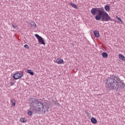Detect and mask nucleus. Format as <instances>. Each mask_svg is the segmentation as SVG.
Wrapping results in <instances>:
<instances>
[{"mask_svg": "<svg viewBox=\"0 0 125 125\" xmlns=\"http://www.w3.org/2000/svg\"><path fill=\"white\" fill-rule=\"evenodd\" d=\"M24 77V74H23L22 72H17L16 73L13 75V78L14 80H19V79H21V78H23Z\"/></svg>", "mask_w": 125, "mask_h": 125, "instance_id": "obj_4", "label": "nucleus"}, {"mask_svg": "<svg viewBox=\"0 0 125 125\" xmlns=\"http://www.w3.org/2000/svg\"><path fill=\"white\" fill-rule=\"evenodd\" d=\"M70 5H71V6L72 7H73V8H77V5L73 3H70Z\"/></svg>", "mask_w": 125, "mask_h": 125, "instance_id": "obj_17", "label": "nucleus"}, {"mask_svg": "<svg viewBox=\"0 0 125 125\" xmlns=\"http://www.w3.org/2000/svg\"><path fill=\"white\" fill-rule=\"evenodd\" d=\"M27 72L28 74H30V75H31V76H34V72L32 71V70H27Z\"/></svg>", "mask_w": 125, "mask_h": 125, "instance_id": "obj_14", "label": "nucleus"}, {"mask_svg": "<svg viewBox=\"0 0 125 125\" xmlns=\"http://www.w3.org/2000/svg\"><path fill=\"white\" fill-rule=\"evenodd\" d=\"M94 36L96 37V38H99V32H98V31H94Z\"/></svg>", "mask_w": 125, "mask_h": 125, "instance_id": "obj_10", "label": "nucleus"}, {"mask_svg": "<svg viewBox=\"0 0 125 125\" xmlns=\"http://www.w3.org/2000/svg\"><path fill=\"white\" fill-rule=\"evenodd\" d=\"M56 62L58 64H62L63 63V61L62 59H57L56 60Z\"/></svg>", "mask_w": 125, "mask_h": 125, "instance_id": "obj_8", "label": "nucleus"}, {"mask_svg": "<svg viewBox=\"0 0 125 125\" xmlns=\"http://www.w3.org/2000/svg\"><path fill=\"white\" fill-rule=\"evenodd\" d=\"M35 37L38 40L39 42L40 43V44H45V42H44V40H43V38L39 35L38 34H35Z\"/></svg>", "mask_w": 125, "mask_h": 125, "instance_id": "obj_5", "label": "nucleus"}, {"mask_svg": "<svg viewBox=\"0 0 125 125\" xmlns=\"http://www.w3.org/2000/svg\"><path fill=\"white\" fill-rule=\"evenodd\" d=\"M20 122H21V123H27V120H25V119H24V118H21L20 119Z\"/></svg>", "mask_w": 125, "mask_h": 125, "instance_id": "obj_15", "label": "nucleus"}, {"mask_svg": "<svg viewBox=\"0 0 125 125\" xmlns=\"http://www.w3.org/2000/svg\"><path fill=\"white\" fill-rule=\"evenodd\" d=\"M11 86H12V85H14V82H11L10 83Z\"/></svg>", "mask_w": 125, "mask_h": 125, "instance_id": "obj_21", "label": "nucleus"}, {"mask_svg": "<svg viewBox=\"0 0 125 125\" xmlns=\"http://www.w3.org/2000/svg\"><path fill=\"white\" fill-rule=\"evenodd\" d=\"M24 47H25V48H27V49H29V46L27 44H25L24 45Z\"/></svg>", "mask_w": 125, "mask_h": 125, "instance_id": "obj_20", "label": "nucleus"}, {"mask_svg": "<svg viewBox=\"0 0 125 125\" xmlns=\"http://www.w3.org/2000/svg\"><path fill=\"white\" fill-rule=\"evenodd\" d=\"M105 87L107 90H118L120 88V83H121V87H125V84L122 82L120 77L114 75H111L105 81Z\"/></svg>", "mask_w": 125, "mask_h": 125, "instance_id": "obj_1", "label": "nucleus"}, {"mask_svg": "<svg viewBox=\"0 0 125 125\" xmlns=\"http://www.w3.org/2000/svg\"><path fill=\"white\" fill-rule=\"evenodd\" d=\"M91 122L92 124H94L97 123V120H96V119H95L94 118H92L91 119Z\"/></svg>", "mask_w": 125, "mask_h": 125, "instance_id": "obj_11", "label": "nucleus"}, {"mask_svg": "<svg viewBox=\"0 0 125 125\" xmlns=\"http://www.w3.org/2000/svg\"><path fill=\"white\" fill-rule=\"evenodd\" d=\"M91 13L92 15H95L97 13L98 15L95 16V19L98 21L100 20L104 22L113 21V19L111 18L103 7L92 8L91 10Z\"/></svg>", "mask_w": 125, "mask_h": 125, "instance_id": "obj_2", "label": "nucleus"}, {"mask_svg": "<svg viewBox=\"0 0 125 125\" xmlns=\"http://www.w3.org/2000/svg\"><path fill=\"white\" fill-rule=\"evenodd\" d=\"M119 58L120 59H121V60H122V61H125V57L123 55L120 54L119 55Z\"/></svg>", "mask_w": 125, "mask_h": 125, "instance_id": "obj_9", "label": "nucleus"}, {"mask_svg": "<svg viewBox=\"0 0 125 125\" xmlns=\"http://www.w3.org/2000/svg\"><path fill=\"white\" fill-rule=\"evenodd\" d=\"M104 9L106 10V11H107V12L110 11V6L108 5H106L104 6Z\"/></svg>", "mask_w": 125, "mask_h": 125, "instance_id": "obj_12", "label": "nucleus"}, {"mask_svg": "<svg viewBox=\"0 0 125 125\" xmlns=\"http://www.w3.org/2000/svg\"><path fill=\"white\" fill-rule=\"evenodd\" d=\"M102 55L104 58H107V57H108V54L106 52H103Z\"/></svg>", "mask_w": 125, "mask_h": 125, "instance_id": "obj_13", "label": "nucleus"}, {"mask_svg": "<svg viewBox=\"0 0 125 125\" xmlns=\"http://www.w3.org/2000/svg\"><path fill=\"white\" fill-rule=\"evenodd\" d=\"M12 27L14 28V29H16V30H18V26L16 24H12Z\"/></svg>", "mask_w": 125, "mask_h": 125, "instance_id": "obj_16", "label": "nucleus"}, {"mask_svg": "<svg viewBox=\"0 0 125 125\" xmlns=\"http://www.w3.org/2000/svg\"><path fill=\"white\" fill-rule=\"evenodd\" d=\"M30 25H31L30 27L31 28V29H36V27H37V24H36L35 22L31 21Z\"/></svg>", "mask_w": 125, "mask_h": 125, "instance_id": "obj_6", "label": "nucleus"}, {"mask_svg": "<svg viewBox=\"0 0 125 125\" xmlns=\"http://www.w3.org/2000/svg\"><path fill=\"white\" fill-rule=\"evenodd\" d=\"M10 102H11V105L13 107H15V105H16V101H15V99L14 98H11L10 99Z\"/></svg>", "mask_w": 125, "mask_h": 125, "instance_id": "obj_7", "label": "nucleus"}, {"mask_svg": "<svg viewBox=\"0 0 125 125\" xmlns=\"http://www.w3.org/2000/svg\"><path fill=\"white\" fill-rule=\"evenodd\" d=\"M28 114L29 116H31L33 115V112H32V111H28Z\"/></svg>", "mask_w": 125, "mask_h": 125, "instance_id": "obj_19", "label": "nucleus"}, {"mask_svg": "<svg viewBox=\"0 0 125 125\" xmlns=\"http://www.w3.org/2000/svg\"><path fill=\"white\" fill-rule=\"evenodd\" d=\"M42 100L37 99L31 98L29 99L30 105L31 107V109L35 114H45V108L46 106L43 105V103L42 102Z\"/></svg>", "mask_w": 125, "mask_h": 125, "instance_id": "obj_3", "label": "nucleus"}, {"mask_svg": "<svg viewBox=\"0 0 125 125\" xmlns=\"http://www.w3.org/2000/svg\"><path fill=\"white\" fill-rule=\"evenodd\" d=\"M72 45H74V43H72Z\"/></svg>", "mask_w": 125, "mask_h": 125, "instance_id": "obj_22", "label": "nucleus"}, {"mask_svg": "<svg viewBox=\"0 0 125 125\" xmlns=\"http://www.w3.org/2000/svg\"><path fill=\"white\" fill-rule=\"evenodd\" d=\"M116 18L117 19V20L119 21H120V23L123 24V21H122V19L120 17H118V16H116Z\"/></svg>", "mask_w": 125, "mask_h": 125, "instance_id": "obj_18", "label": "nucleus"}]
</instances>
